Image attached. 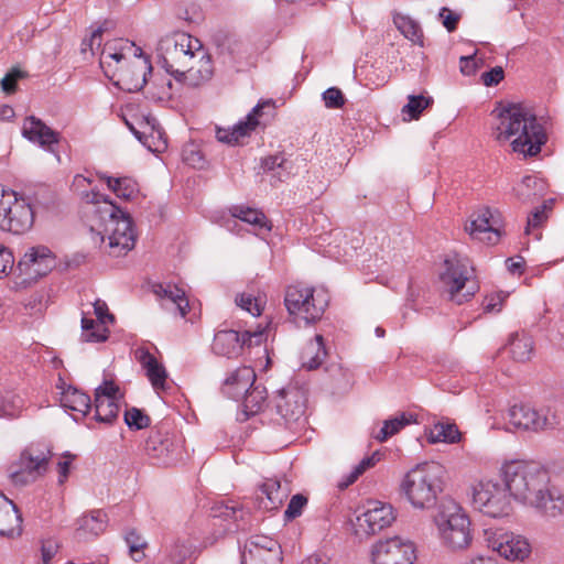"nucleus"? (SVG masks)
<instances>
[{"label": "nucleus", "mask_w": 564, "mask_h": 564, "mask_svg": "<svg viewBox=\"0 0 564 564\" xmlns=\"http://www.w3.org/2000/svg\"><path fill=\"white\" fill-rule=\"evenodd\" d=\"M509 350L516 361H528L533 354L532 337L525 333L513 334L509 339Z\"/></svg>", "instance_id": "nucleus-42"}, {"label": "nucleus", "mask_w": 564, "mask_h": 564, "mask_svg": "<svg viewBox=\"0 0 564 564\" xmlns=\"http://www.w3.org/2000/svg\"><path fill=\"white\" fill-rule=\"evenodd\" d=\"M142 50L133 42L123 39L109 41L105 44L100 54V66L105 74L113 79L122 63L129 58L141 56Z\"/></svg>", "instance_id": "nucleus-17"}, {"label": "nucleus", "mask_w": 564, "mask_h": 564, "mask_svg": "<svg viewBox=\"0 0 564 564\" xmlns=\"http://www.w3.org/2000/svg\"><path fill=\"white\" fill-rule=\"evenodd\" d=\"M124 111L120 115L129 130L135 138L152 151L147 140L149 137L158 139L163 138V131L160 128L158 120L151 115L149 108H123Z\"/></svg>", "instance_id": "nucleus-20"}, {"label": "nucleus", "mask_w": 564, "mask_h": 564, "mask_svg": "<svg viewBox=\"0 0 564 564\" xmlns=\"http://www.w3.org/2000/svg\"><path fill=\"white\" fill-rule=\"evenodd\" d=\"M380 460V454L373 453L371 456L362 458L358 465L339 482V488L344 489L352 485L367 469L373 467Z\"/></svg>", "instance_id": "nucleus-47"}, {"label": "nucleus", "mask_w": 564, "mask_h": 564, "mask_svg": "<svg viewBox=\"0 0 564 564\" xmlns=\"http://www.w3.org/2000/svg\"><path fill=\"white\" fill-rule=\"evenodd\" d=\"M503 486L516 501L555 518L564 509V497L549 489L547 473L534 463L510 462L502 467Z\"/></svg>", "instance_id": "nucleus-1"}, {"label": "nucleus", "mask_w": 564, "mask_h": 564, "mask_svg": "<svg viewBox=\"0 0 564 564\" xmlns=\"http://www.w3.org/2000/svg\"><path fill=\"white\" fill-rule=\"evenodd\" d=\"M199 41L184 32H175L160 39L156 47L158 62L166 73L176 76L192 62Z\"/></svg>", "instance_id": "nucleus-8"}, {"label": "nucleus", "mask_w": 564, "mask_h": 564, "mask_svg": "<svg viewBox=\"0 0 564 564\" xmlns=\"http://www.w3.org/2000/svg\"><path fill=\"white\" fill-rule=\"evenodd\" d=\"M178 445L166 434L160 431L150 432L144 443L145 454L158 465H171L177 460Z\"/></svg>", "instance_id": "nucleus-24"}, {"label": "nucleus", "mask_w": 564, "mask_h": 564, "mask_svg": "<svg viewBox=\"0 0 564 564\" xmlns=\"http://www.w3.org/2000/svg\"><path fill=\"white\" fill-rule=\"evenodd\" d=\"M107 523L108 518L106 512L102 510H93L77 520V531L80 534L97 536L106 530Z\"/></svg>", "instance_id": "nucleus-37"}, {"label": "nucleus", "mask_w": 564, "mask_h": 564, "mask_svg": "<svg viewBox=\"0 0 564 564\" xmlns=\"http://www.w3.org/2000/svg\"><path fill=\"white\" fill-rule=\"evenodd\" d=\"M99 177L119 198L132 199L139 193L138 183L130 177H111L105 174H100Z\"/></svg>", "instance_id": "nucleus-40"}, {"label": "nucleus", "mask_w": 564, "mask_h": 564, "mask_svg": "<svg viewBox=\"0 0 564 564\" xmlns=\"http://www.w3.org/2000/svg\"><path fill=\"white\" fill-rule=\"evenodd\" d=\"M503 79V69L500 66L491 68L489 72H485L481 75V80L485 86H494L499 84Z\"/></svg>", "instance_id": "nucleus-61"}, {"label": "nucleus", "mask_w": 564, "mask_h": 564, "mask_svg": "<svg viewBox=\"0 0 564 564\" xmlns=\"http://www.w3.org/2000/svg\"><path fill=\"white\" fill-rule=\"evenodd\" d=\"M503 485L487 480L479 481L471 489V502L476 510L491 518L509 514L510 496Z\"/></svg>", "instance_id": "nucleus-11"}, {"label": "nucleus", "mask_w": 564, "mask_h": 564, "mask_svg": "<svg viewBox=\"0 0 564 564\" xmlns=\"http://www.w3.org/2000/svg\"><path fill=\"white\" fill-rule=\"evenodd\" d=\"M485 541L489 549L509 561H523L531 553L527 539L502 529L485 530Z\"/></svg>", "instance_id": "nucleus-14"}, {"label": "nucleus", "mask_w": 564, "mask_h": 564, "mask_svg": "<svg viewBox=\"0 0 564 564\" xmlns=\"http://www.w3.org/2000/svg\"><path fill=\"white\" fill-rule=\"evenodd\" d=\"M260 491L268 499L265 508L276 509L288 497L289 489L286 487L283 488L278 478H268L261 484Z\"/></svg>", "instance_id": "nucleus-41"}, {"label": "nucleus", "mask_w": 564, "mask_h": 564, "mask_svg": "<svg viewBox=\"0 0 564 564\" xmlns=\"http://www.w3.org/2000/svg\"><path fill=\"white\" fill-rule=\"evenodd\" d=\"M101 36H102V29L98 28L95 30L90 37L88 40H84L82 43V51H90L93 54L95 53V48H99L101 45Z\"/></svg>", "instance_id": "nucleus-62"}, {"label": "nucleus", "mask_w": 564, "mask_h": 564, "mask_svg": "<svg viewBox=\"0 0 564 564\" xmlns=\"http://www.w3.org/2000/svg\"><path fill=\"white\" fill-rule=\"evenodd\" d=\"M282 551L279 543L268 536H256L245 544L241 564H281Z\"/></svg>", "instance_id": "nucleus-22"}, {"label": "nucleus", "mask_w": 564, "mask_h": 564, "mask_svg": "<svg viewBox=\"0 0 564 564\" xmlns=\"http://www.w3.org/2000/svg\"><path fill=\"white\" fill-rule=\"evenodd\" d=\"M22 131L30 141L37 142L50 151H53L52 145L58 142V134L34 116L25 119Z\"/></svg>", "instance_id": "nucleus-31"}, {"label": "nucleus", "mask_w": 564, "mask_h": 564, "mask_svg": "<svg viewBox=\"0 0 564 564\" xmlns=\"http://www.w3.org/2000/svg\"><path fill=\"white\" fill-rule=\"evenodd\" d=\"M214 74L210 56L199 45L192 56V62L174 78L189 86H199L208 82Z\"/></svg>", "instance_id": "nucleus-25"}, {"label": "nucleus", "mask_w": 564, "mask_h": 564, "mask_svg": "<svg viewBox=\"0 0 564 564\" xmlns=\"http://www.w3.org/2000/svg\"><path fill=\"white\" fill-rule=\"evenodd\" d=\"M306 391L297 386L281 389L275 398L278 414L286 425L297 423L306 411Z\"/></svg>", "instance_id": "nucleus-21"}, {"label": "nucleus", "mask_w": 564, "mask_h": 564, "mask_svg": "<svg viewBox=\"0 0 564 564\" xmlns=\"http://www.w3.org/2000/svg\"><path fill=\"white\" fill-rule=\"evenodd\" d=\"M124 422L129 429L141 430L150 425V417L143 411L131 408L124 412Z\"/></svg>", "instance_id": "nucleus-50"}, {"label": "nucleus", "mask_w": 564, "mask_h": 564, "mask_svg": "<svg viewBox=\"0 0 564 564\" xmlns=\"http://www.w3.org/2000/svg\"><path fill=\"white\" fill-rule=\"evenodd\" d=\"M441 544L451 551H463L470 546L473 534L470 520L454 500H444L434 517Z\"/></svg>", "instance_id": "nucleus-5"}, {"label": "nucleus", "mask_w": 564, "mask_h": 564, "mask_svg": "<svg viewBox=\"0 0 564 564\" xmlns=\"http://www.w3.org/2000/svg\"><path fill=\"white\" fill-rule=\"evenodd\" d=\"M263 108H252L243 120L238 121L231 128H217L216 138L219 142L237 145L242 139L249 137L259 126V117Z\"/></svg>", "instance_id": "nucleus-27"}, {"label": "nucleus", "mask_w": 564, "mask_h": 564, "mask_svg": "<svg viewBox=\"0 0 564 564\" xmlns=\"http://www.w3.org/2000/svg\"><path fill=\"white\" fill-rule=\"evenodd\" d=\"M215 512V517L232 520L236 523V530L246 531L249 528L247 521L249 512L245 511L242 508L221 503L216 507Z\"/></svg>", "instance_id": "nucleus-44"}, {"label": "nucleus", "mask_w": 564, "mask_h": 564, "mask_svg": "<svg viewBox=\"0 0 564 564\" xmlns=\"http://www.w3.org/2000/svg\"><path fill=\"white\" fill-rule=\"evenodd\" d=\"M182 158L186 164L195 169H199L204 165V158L200 151L196 150L193 145L183 149Z\"/></svg>", "instance_id": "nucleus-54"}, {"label": "nucleus", "mask_w": 564, "mask_h": 564, "mask_svg": "<svg viewBox=\"0 0 564 564\" xmlns=\"http://www.w3.org/2000/svg\"><path fill=\"white\" fill-rule=\"evenodd\" d=\"M94 313L97 316L98 323L112 322L115 319L113 315L108 312V306L105 302L97 300L94 304Z\"/></svg>", "instance_id": "nucleus-64"}, {"label": "nucleus", "mask_w": 564, "mask_h": 564, "mask_svg": "<svg viewBox=\"0 0 564 564\" xmlns=\"http://www.w3.org/2000/svg\"><path fill=\"white\" fill-rule=\"evenodd\" d=\"M262 339L263 330H246L240 335L234 329H223L215 334L212 349L218 356L230 358L237 356L245 345H259Z\"/></svg>", "instance_id": "nucleus-18"}, {"label": "nucleus", "mask_w": 564, "mask_h": 564, "mask_svg": "<svg viewBox=\"0 0 564 564\" xmlns=\"http://www.w3.org/2000/svg\"><path fill=\"white\" fill-rule=\"evenodd\" d=\"M124 540L130 554L133 555L139 554L147 546L145 540L133 530L127 533Z\"/></svg>", "instance_id": "nucleus-58"}, {"label": "nucleus", "mask_w": 564, "mask_h": 564, "mask_svg": "<svg viewBox=\"0 0 564 564\" xmlns=\"http://www.w3.org/2000/svg\"><path fill=\"white\" fill-rule=\"evenodd\" d=\"M23 77V73L20 69L10 70L0 82L1 89L6 94H12L17 89L18 80Z\"/></svg>", "instance_id": "nucleus-55"}, {"label": "nucleus", "mask_w": 564, "mask_h": 564, "mask_svg": "<svg viewBox=\"0 0 564 564\" xmlns=\"http://www.w3.org/2000/svg\"><path fill=\"white\" fill-rule=\"evenodd\" d=\"M235 303L240 308L247 311L252 316H259L261 315V306L256 297H253L251 294L241 293L238 294L235 299Z\"/></svg>", "instance_id": "nucleus-51"}, {"label": "nucleus", "mask_w": 564, "mask_h": 564, "mask_svg": "<svg viewBox=\"0 0 564 564\" xmlns=\"http://www.w3.org/2000/svg\"><path fill=\"white\" fill-rule=\"evenodd\" d=\"M231 215L234 218L250 225L251 231L256 235H261L271 230L270 221L260 210L249 207L235 206L231 210Z\"/></svg>", "instance_id": "nucleus-34"}, {"label": "nucleus", "mask_w": 564, "mask_h": 564, "mask_svg": "<svg viewBox=\"0 0 564 564\" xmlns=\"http://www.w3.org/2000/svg\"><path fill=\"white\" fill-rule=\"evenodd\" d=\"M327 352L322 335H316L303 348L301 354L302 366L308 370L317 369L324 361Z\"/></svg>", "instance_id": "nucleus-35"}, {"label": "nucleus", "mask_w": 564, "mask_h": 564, "mask_svg": "<svg viewBox=\"0 0 564 564\" xmlns=\"http://www.w3.org/2000/svg\"><path fill=\"white\" fill-rule=\"evenodd\" d=\"M307 503V498L301 494L293 496L284 511L285 520H293L302 514L303 508Z\"/></svg>", "instance_id": "nucleus-52"}, {"label": "nucleus", "mask_w": 564, "mask_h": 564, "mask_svg": "<svg viewBox=\"0 0 564 564\" xmlns=\"http://www.w3.org/2000/svg\"><path fill=\"white\" fill-rule=\"evenodd\" d=\"M82 339L87 343H101L108 338V329L104 323H98L84 316L82 318Z\"/></svg>", "instance_id": "nucleus-45"}, {"label": "nucleus", "mask_w": 564, "mask_h": 564, "mask_svg": "<svg viewBox=\"0 0 564 564\" xmlns=\"http://www.w3.org/2000/svg\"><path fill=\"white\" fill-rule=\"evenodd\" d=\"M414 422H416V416L414 414L402 412L392 419L386 420L379 433L375 437L379 442H386L389 437Z\"/></svg>", "instance_id": "nucleus-43"}, {"label": "nucleus", "mask_w": 564, "mask_h": 564, "mask_svg": "<svg viewBox=\"0 0 564 564\" xmlns=\"http://www.w3.org/2000/svg\"><path fill=\"white\" fill-rule=\"evenodd\" d=\"M14 265V256L12 251L0 243V279L7 276Z\"/></svg>", "instance_id": "nucleus-53"}, {"label": "nucleus", "mask_w": 564, "mask_h": 564, "mask_svg": "<svg viewBox=\"0 0 564 564\" xmlns=\"http://www.w3.org/2000/svg\"><path fill=\"white\" fill-rule=\"evenodd\" d=\"M286 163L288 161L283 155H270L262 160V167L264 171L275 172L273 177L282 182L288 176V173H285Z\"/></svg>", "instance_id": "nucleus-48"}, {"label": "nucleus", "mask_w": 564, "mask_h": 564, "mask_svg": "<svg viewBox=\"0 0 564 564\" xmlns=\"http://www.w3.org/2000/svg\"><path fill=\"white\" fill-rule=\"evenodd\" d=\"M325 106H345L346 99L341 90L337 87L326 89L322 95Z\"/></svg>", "instance_id": "nucleus-56"}, {"label": "nucleus", "mask_w": 564, "mask_h": 564, "mask_svg": "<svg viewBox=\"0 0 564 564\" xmlns=\"http://www.w3.org/2000/svg\"><path fill=\"white\" fill-rule=\"evenodd\" d=\"M89 202L98 218V232L101 242L108 240L109 253L120 257L132 250L135 245L133 223L129 214L121 210L105 195L91 193Z\"/></svg>", "instance_id": "nucleus-3"}, {"label": "nucleus", "mask_w": 564, "mask_h": 564, "mask_svg": "<svg viewBox=\"0 0 564 564\" xmlns=\"http://www.w3.org/2000/svg\"><path fill=\"white\" fill-rule=\"evenodd\" d=\"M55 267V257L45 246L31 248L18 262L21 273L28 275H45Z\"/></svg>", "instance_id": "nucleus-26"}, {"label": "nucleus", "mask_w": 564, "mask_h": 564, "mask_svg": "<svg viewBox=\"0 0 564 564\" xmlns=\"http://www.w3.org/2000/svg\"><path fill=\"white\" fill-rule=\"evenodd\" d=\"M498 140L516 137L512 150L524 156L536 155L546 142L549 118L538 116L531 108H494L490 112Z\"/></svg>", "instance_id": "nucleus-2"}, {"label": "nucleus", "mask_w": 564, "mask_h": 564, "mask_svg": "<svg viewBox=\"0 0 564 564\" xmlns=\"http://www.w3.org/2000/svg\"><path fill=\"white\" fill-rule=\"evenodd\" d=\"M502 219L497 209L484 207L475 213L470 218L466 230L475 240L487 245H496L501 236Z\"/></svg>", "instance_id": "nucleus-16"}, {"label": "nucleus", "mask_w": 564, "mask_h": 564, "mask_svg": "<svg viewBox=\"0 0 564 564\" xmlns=\"http://www.w3.org/2000/svg\"><path fill=\"white\" fill-rule=\"evenodd\" d=\"M415 558L413 542L398 535L379 540L370 549L371 564H414Z\"/></svg>", "instance_id": "nucleus-13"}, {"label": "nucleus", "mask_w": 564, "mask_h": 564, "mask_svg": "<svg viewBox=\"0 0 564 564\" xmlns=\"http://www.w3.org/2000/svg\"><path fill=\"white\" fill-rule=\"evenodd\" d=\"M120 398L119 387L111 380H104L102 384L95 389V420L106 425L113 424L119 415Z\"/></svg>", "instance_id": "nucleus-19"}, {"label": "nucleus", "mask_w": 564, "mask_h": 564, "mask_svg": "<svg viewBox=\"0 0 564 564\" xmlns=\"http://www.w3.org/2000/svg\"><path fill=\"white\" fill-rule=\"evenodd\" d=\"M267 397V390L264 387L253 384L249 388L248 392L241 397L243 398L242 412L245 414V419L261 412L265 406Z\"/></svg>", "instance_id": "nucleus-39"}, {"label": "nucleus", "mask_w": 564, "mask_h": 564, "mask_svg": "<svg viewBox=\"0 0 564 564\" xmlns=\"http://www.w3.org/2000/svg\"><path fill=\"white\" fill-rule=\"evenodd\" d=\"M394 520L395 516L391 505L380 501L369 502L367 510L356 518L355 534L358 536L373 535L390 527Z\"/></svg>", "instance_id": "nucleus-15"}, {"label": "nucleus", "mask_w": 564, "mask_h": 564, "mask_svg": "<svg viewBox=\"0 0 564 564\" xmlns=\"http://www.w3.org/2000/svg\"><path fill=\"white\" fill-rule=\"evenodd\" d=\"M546 208L547 205L544 203L542 206L538 207L531 213V215L528 217L525 227L527 234H529L532 228L539 227L547 218Z\"/></svg>", "instance_id": "nucleus-57"}, {"label": "nucleus", "mask_w": 564, "mask_h": 564, "mask_svg": "<svg viewBox=\"0 0 564 564\" xmlns=\"http://www.w3.org/2000/svg\"><path fill=\"white\" fill-rule=\"evenodd\" d=\"M51 451L31 445L23 449L19 458L10 466V478L15 486L34 482L47 470Z\"/></svg>", "instance_id": "nucleus-12"}, {"label": "nucleus", "mask_w": 564, "mask_h": 564, "mask_svg": "<svg viewBox=\"0 0 564 564\" xmlns=\"http://www.w3.org/2000/svg\"><path fill=\"white\" fill-rule=\"evenodd\" d=\"M462 433L459 432L457 425L449 421H442L435 423L427 435V440L430 443H447V444H456L460 441Z\"/></svg>", "instance_id": "nucleus-38"}, {"label": "nucleus", "mask_w": 564, "mask_h": 564, "mask_svg": "<svg viewBox=\"0 0 564 564\" xmlns=\"http://www.w3.org/2000/svg\"><path fill=\"white\" fill-rule=\"evenodd\" d=\"M75 455L66 452L63 455V459L57 463V471H58V484H64L69 475V469L72 462L74 460Z\"/></svg>", "instance_id": "nucleus-59"}, {"label": "nucleus", "mask_w": 564, "mask_h": 564, "mask_svg": "<svg viewBox=\"0 0 564 564\" xmlns=\"http://www.w3.org/2000/svg\"><path fill=\"white\" fill-rule=\"evenodd\" d=\"M444 474V467L437 463L419 464L403 477L401 491L413 508L430 509L443 490Z\"/></svg>", "instance_id": "nucleus-4"}, {"label": "nucleus", "mask_w": 564, "mask_h": 564, "mask_svg": "<svg viewBox=\"0 0 564 564\" xmlns=\"http://www.w3.org/2000/svg\"><path fill=\"white\" fill-rule=\"evenodd\" d=\"M198 549L191 538H177L165 547V556L172 564H185L194 561Z\"/></svg>", "instance_id": "nucleus-33"}, {"label": "nucleus", "mask_w": 564, "mask_h": 564, "mask_svg": "<svg viewBox=\"0 0 564 564\" xmlns=\"http://www.w3.org/2000/svg\"><path fill=\"white\" fill-rule=\"evenodd\" d=\"M284 305L295 323L313 324L321 319L328 305V296L323 291L296 283L288 286Z\"/></svg>", "instance_id": "nucleus-6"}, {"label": "nucleus", "mask_w": 564, "mask_h": 564, "mask_svg": "<svg viewBox=\"0 0 564 564\" xmlns=\"http://www.w3.org/2000/svg\"><path fill=\"white\" fill-rule=\"evenodd\" d=\"M58 551V544L54 540H45L42 543L41 555L42 561L39 564H50L52 558Z\"/></svg>", "instance_id": "nucleus-60"}, {"label": "nucleus", "mask_w": 564, "mask_h": 564, "mask_svg": "<svg viewBox=\"0 0 564 564\" xmlns=\"http://www.w3.org/2000/svg\"><path fill=\"white\" fill-rule=\"evenodd\" d=\"M440 17L442 18L443 25L446 28L448 32H453L454 30H456L459 20L458 14L452 12L447 8H442Z\"/></svg>", "instance_id": "nucleus-63"}, {"label": "nucleus", "mask_w": 564, "mask_h": 564, "mask_svg": "<svg viewBox=\"0 0 564 564\" xmlns=\"http://www.w3.org/2000/svg\"><path fill=\"white\" fill-rule=\"evenodd\" d=\"M23 406V401L19 395L8 393L0 397V416L14 417Z\"/></svg>", "instance_id": "nucleus-49"}, {"label": "nucleus", "mask_w": 564, "mask_h": 564, "mask_svg": "<svg viewBox=\"0 0 564 564\" xmlns=\"http://www.w3.org/2000/svg\"><path fill=\"white\" fill-rule=\"evenodd\" d=\"M34 224V210L29 197L0 186V229L21 235Z\"/></svg>", "instance_id": "nucleus-9"}, {"label": "nucleus", "mask_w": 564, "mask_h": 564, "mask_svg": "<svg viewBox=\"0 0 564 564\" xmlns=\"http://www.w3.org/2000/svg\"><path fill=\"white\" fill-rule=\"evenodd\" d=\"M153 293L156 295L164 310L170 311L173 314H178L181 317H185L187 315L189 306L188 300L185 291L177 285L171 283L154 284Z\"/></svg>", "instance_id": "nucleus-28"}, {"label": "nucleus", "mask_w": 564, "mask_h": 564, "mask_svg": "<svg viewBox=\"0 0 564 564\" xmlns=\"http://www.w3.org/2000/svg\"><path fill=\"white\" fill-rule=\"evenodd\" d=\"M254 381L256 372L251 367H239L226 378L223 391L227 397L238 400L248 392Z\"/></svg>", "instance_id": "nucleus-29"}, {"label": "nucleus", "mask_w": 564, "mask_h": 564, "mask_svg": "<svg viewBox=\"0 0 564 564\" xmlns=\"http://www.w3.org/2000/svg\"><path fill=\"white\" fill-rule=\"evenodd\" d=\"M151 70L149 58L141 52V56L134 57L126 63L124 67L119 68L112 80L122 90L138 91L145 85L147 76Z\"/></svg>", "instance_id": "nucleus-23"}, {"label": "nucleus", "mask_w": 564, "mask_h": 564, "mask_svg": "<svg viewBox=\"0 0 564 564\" xmlns=\"http://www.w3.org/2000/svg\"><path fill=\"white\" fill-rule=\"evenodd\" d=\"M397 29L410 41L422 45V31L416 21L403 14H397L393 19Z\"/></svg>", "instance_id": "nucleus-46"}, {"label": "nucleus", "mask_w": 564, "mask_h": 564, "mask_svg": "<svg viewBox=\"0 0 564 564\" xmlns=\"http://www.w3.org/2000/svg\"><path fill=\"white\" fill-rule=\"evenodd\" d=\"M137 358L147 370V376L156 391L167 389V373L165 368L156 360V358L145 349L137 350Z\"/></svg>", "instance_id": "nucleus-32"}, {"label": "nucleus", "mask_w": 564, "mask_h": 564, "mask_svg": "<svg viewBox=\"0 0 564 564\" xmlns=\"http://www.w3.org/2000/svg\"><path fill=\"white\" fill-rule=\"evenodd\" d=\"M473 272L468 259L456 253L445 258L440 283L452 302L460 305L475 295L477 286L471 282Z\"/></svg>", "instance_id": "nucleus-7"}, {"label": "nucleus", "mask_w": 564, "mask_h": 564, "mask_svg": "<svg viewBox=\"0 0 564 564\" xmlns=\"http://www.w3.org/2000/svg\"><path fill=\"white\" fill-rule=\"evenodd\" d=\"M509 422L527 432L543 433L555 429L557 415L550 404H514L508 411Z\"/></svg>", "instance_id": "nucleus-10"}, {"label": "nucleus", "mask_w": 564, "mask_h": 564, "mask_svg": "<svg viewBox=\"0 0 564 564\" xmlns=\"http://www.w3.org/2000/svg\"><path fill=\"white\" fill-rule=\"evenodd\" d=\"M59 401L63 408L79 413L82 417H84L91 408L89 395L73 387H68L62 392Z\"/></svg>", "instance_id": "nucleus-36"}, {"label": "nucleus", "mask_w": 564, "mask_h": 564, "mask_svg": "<svg viewBox=\"0 0 564 564\" xmlns=\"http://www.w3.org/2000/svg\"><path fill=\"white\" fill-rule=\"evenodd\" d=\"M22 532V517L17 506L0 492V535L14 538Z\"/></svg>", "instance_id": "nucleus-30"}]
</instances>
